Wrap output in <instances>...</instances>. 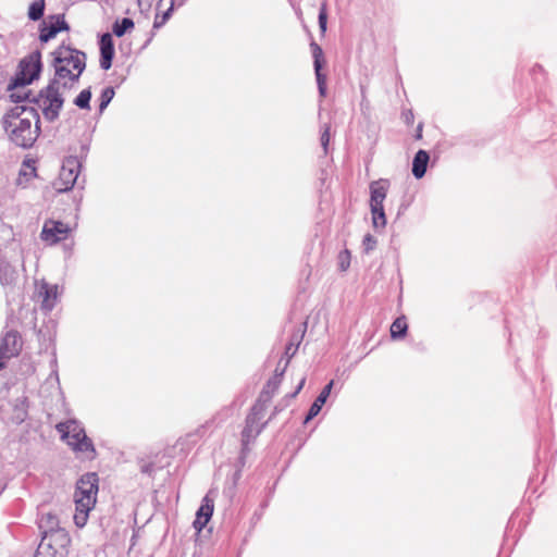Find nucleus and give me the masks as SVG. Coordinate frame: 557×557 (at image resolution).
I'll return each mask as SVG.
<instances>
[{
	"label": "nucleus",
	"instance_id": "nucleus-31",
	"mask_svg": "<svg viewBox=\"0 0 557 557\" xmlns=\"http://www.w3.org/2000/svg\"><path fill=\"white\" fill-rule=\"evenodd\" d=\"M57 428H58L59 432L62 433V438L63 440L66 438L67 434H69V431H67L69 425L66 423L62 422V423H59L57 425Z\"/></svg>",
	"mask_w": 557,
	"mask_h": 557
},
{
	"label": "nucleus",
	"instance_id": "nucleus-1",
	"mask_svg": "<svg viewBox=\"0 0 557 557\" xmlns=\"http://www.w3.org/2000/svg\"><path fill=\"white\" fill-rule=\"evenodd\" d=\"M52 66L54 67V78L50 85L42 90L37 99L44 116L53 121L58 117L65 96L69 90L70 81V46L62 44L52 53Z\"/></svg>",
	"mask_w": 557,
	"mask_h": 557
},
{
	"label": "nucleus",
	"instance_id": "nucleus-13",
	"mask_svg": "<svg viewBox=\"0 0 557 557\" xmlns=\"http://www.w3.org/2000/svg\"><path fill=\"white\" fill-rule=\"evenodd\" d=\"M100 66L103 70H109L112 65L114 57V42L111 34L106 33L100 37Z\"/></svg>",
	"mask_w": 557,
	"mask_h": 557
},
{
	"label": "nucleus",
	"instance_id": "nucleus-2",
	"mask_svg": "<svg viewBox=\"0 0 557 557\" xmlns=\"http://www.w3.org/2000/svg\"><path fill=\"white\" fill-rule=\"evenodd\" d=\"M3 128L16 146H33L39 134V116L36 109L27 104H16L3 116Z\"/></svg>",
	"mask_w": 557,
	"mask_h": 557
},
{
	"label": "nucleus",
	"instance_id": "nucleus-8",
	"mask_svg": "<svg viewBox=\"0 0 557 557\" xmlns=\"http://www.w3.org/2000/svg\"><path fill=\"white\" fill-rule=\"evenodd\" d=\"M70 228L67 224L49 220L44 224L40 237L48 245H54L60 240L66 239Z\"/></svg>",
	"mask_w": 557,
	"mask_h": 557
},
{
	"label": "nucleus",
	"instance_id": "nucleus-21",
	"mask_svg": "<svg viewBox=\"0 0 557 557\" xmlns=\"http://www.w3.org/2000/svg\"><path fill=\"white\" fill-rule=\"evenodd\" d=\"M407 321L404 317L397 318L391 325L392 337H401L407 331Z\"/></svg>",
	"mask_w": 557,
	"mask_h": 557
},
{
	"label": "nucleus",
	"instance_id": "nucleus-9",
	"mask_svg": "<svg viewBox=\"0 0 557 557\" xmlns=\"http://www.w3.org/2000/svg\"><path fill=\"white\" fill-rule=\"evenodd\" d=\"M214 498L215 494L212 491H209L202 498L201 506L197 510L196 519L194 521V528L197 531H201L210 521L214 509Z\"/></svg>",
	"mask_w": 557,
	"mask_h": 557
},
{
	"label": "nucleus",
	"instance_id": "nucleus-5",
	"mask_svg": "<svg viewBox=\"0 0 557 557\" xmlns=\"http://www.w3.org/2000/svg\"><path fill=\"white\" fill-rule=\"evenodd\" d=\"M40 55L39 53H32L27 58L23 59L20 63V71L16 74L14 82L11 86L13 92L11 97H16L18 100L26 98L27 92H17L20 88H24L26 85L33 83L34 79L38 78L40 73Z\"/></svg>",
	"mask_w": 557,
	"mask_h": 557
},
{
	"label": "nucleus",
	"instance_id": "nucleus-7",
	"mask_svg": "<svg viewBox=\"0 0 557 557\" xmlns=\"http://www.w3.org/2000/svg\"><path fill=\"white\" fill-rule=\"evenodd\" d=\"M263 419V408L262 406H255L251 409V412L248 414L246 419V425L243 430L242 437L243 444L246 446L252 440L257 437V435L261 432L262 421Z\"/></svg>",
	"mask_w": 557,
	"mask_h": 557
},
{
	"label": "nucleus",
	"instance_id": "nucleus-30",
	"mask_svg": "<svg viewBox=\"0 0 557 557\" xmlns=\"http://www.w3.org/2000/svg\"><path fill=\"white\" fill-rule=\"evenodd\" d=\"M329 141H330V126L326 125L324 131L321 134V144L325 151H326Z\"/></svg>",
	"mask_w": 557,
	"mask_h": 557
},
{
	"label": "nucleus",
	"instance_id": "nucleus-16",
	"mask_svg": "<svg viewBox=\"0 0 557 557\" xmlns=\"http://www.w3.org/2000/svg\"><path fill=\"white\" fill-rule=\"evenodd\" d=\"M332 387H333V381H331L327 385H325L323 387L320 395L317 397V399L310 407L308 416H307V420L312 419L321 411L323 405L325 404L326 399L329 398V396L331 394Z\"/></svg>",
	"mask_w": 557,
	"mask_h": 557
},
{
	"label": "nucleus",
	"instance_id": "nucleus-20",
	"mask_svg": "<svg viewBox=\"0 0 557 557\" xmlns=\"http://www.w3.org/2000/svg\"><path fill=\"white\" fill-rule=\"evenodd\" d=\"M372 214V224L374 228H383L386 225V216L384 211V206L381 207H370Z\"/></svg>",
	"mask_w": 557,
	"mask_h": 557
},
{
	"label": "nucleus",
	"instance_id": "nucleus-12",
	"mask_svg": "<svg viewBox=\"0 0 557 557\" xmlns=\"http://www.w3.org/2000/svg\"><path fill=\"white\" fill-rule=\"evenodd\" d=\"M67 25L63 17L60 16H51L49 21H45L40 30V40L42 42L49 41L53 38L60 30H66Z\"/></svg>",
	"mask_w": 557,
	"mask_h": 557
},
{
	"label": "nucleus",
	"instance_id": "nucleus-19",
	"mask_svg": "<svg viewBox=\"0 0 557 557\" xmlns=\"http://www.w3.org/2000/svg\"><path fill=\"white\" fill-rule=\"evenodd\" d=\"M36 176V168L33 161H24L17 177V185L26 187L27 183Z\"/></svg>",
	"mask_w": 557,
	"mask_h": 557
},
{
	"label": "nucleus",
	"instance_id": "nucleus-23",
	"mask_svg": "<svg viewBox=\"0 0 557 557\" xmlns=\"http://www.w3.org/2000/svg\"><path fill=\"white\" fill-rule=\"evenodd\" d=\"M44 10H45L44 0L35 1L29 5L28 17L33 21H37L44 15Z\"/></svg>",
	"mask_w": 557,
	"mask_h": 557
},
{
	"label": "nucleus",
	"instance_id": "nucleus-26",
	"mask_svg": "<svg viewBox=\"0 0 557 557\" xmlns=\"http://www.w3.org/2000/svg\"><path fill=\"white\" fill-rule=\"evenodd\" d=\"M319 27L321 34L324 35L327 29V2L323 1L319 12Z\"/></svg>",
	"mask_w": 557,
	"mask_h": 557
},
{
	"label": "nucleus",
	"instance_id": "nucleus-18",
	"mask_svg": "<svg viewBox=\"0 0 557 557\" xmlns=\"http://www.w3.org/2000/svg\"><path fill=\"white\" fill-rule=\"evenodd\" d=\"M429 159V154L424 150H419L416 153L412 162V173L417 178H421L425 174Z\"/></svg>",
	"mask_w": 557,
	"mask_h": 557
},
{
	"label": "nucleus",
	"instance_id": "nucleus-22",
	"mask_svg": "<svg viewBox=\"0 0 557 557\" xmlns=\"http://www.w3.org/2000/svg\"><path fill=\"white\" fill-rule=\"evenodd\" d=\"M133 27H134V22L131 18H128V17H124L121 21H116L114 23V25H113V33L116 36L121 37L125 33L131 30Z\"/></svg>",
	"mask_w": 557,
	"mask_h": 557
},
{
	"label": "nucleus",
	"instance_id": "nucleus-11",
	"mask_svg": "<svg viewBox=\"0 0 557 557\" xmlns=\"http://www.w3.org/2000/svg\"><path fill=\"white\" fill-rule=\"evenodd\" d=\"M310 47H311L312 57L314 60V72H315L319 92L322 97H324L325 91H326V77L321 72L322 63L324 62L323 51H322V48L315 42H311Z\"/></svg>",
	"mask_w": 557,
	"mask_h": 557
},
{
	"label": "nucleus",
	"instance_id": "nucleus-3",
	"mask_svg": "<svg viewBox=\"0 0 557 557\" xmlns=\"http://www.w3.org/2000/svg\"><path fill=\"white\" fill-rule=\"evenodd\" d=\"M98 491L99 478L95 472L86 473L77 481L74 494L75 515L73 519L78 528H83L87 523L89 512L97 503Z\"/></svg>",
	"mask_w": 557,
	"mask_h": 557
},
{
	"label": "nucleus",
	"instance_id": "nucleus-15",
	"mask_svg": "<svg viewBox=\"0 0 557 557\" xmlns=\"http://www.w3.org/2000/svg\"><path fill=\"white\" fill-rule=\"evenodd\" d=\"M175 0H159L157 4V13L153 21V28L162 27L172 16Z\"/></svg>",
	"mask_w": 557,
	"mask_h": 557
},
{
	"label": "nucleus",
	"instance_id": "nucleus-29",
	"mask_svg": "<svg viewBox=\"0 0 557 557\" xmlns=\"http://www.w3.org/2000/svg\"><path fill=\"white\" fill-rule=\"evenodd\" d=\"M376 239L371 234H366L362 240L363 250L368 253L376 246Z\"/></svg>",
	"mask_w": 557,
	"mask_h": 557
},
{
	"label": "nucleus",
	"instance_id": "nucleus-14",
	"mask_svg": "<svg viewBox=\"0 0 557 557\" xmlns=\"http://www.w3.org/2000/svg\"><path fill=\"white\" fill-rule=\"evenodd\" d=\"M370 207H381L384 206V200L386 199L387 191L389 189V181L388 180H377L370 184Z\"/></svg>",
	"mask_w": 557,
	"mask_h": 557
},
{
	"label": "nucleus",
	"instance_id": "nucleus-6",
	"mask_svg": "<svg viewBox=\"0 0 557 557\" xmlns=\"http://www.w3.org/2000/svg\"><path fill=\"white\" fill-rule=\"evenodd\" d=\"M72 450L84 460H94L97 451L79 422L72 419Z\"/></svg>",
	"mask_w": 557,
	"mask_h": 557
},
{
	"label": "nucleus",
	"instance_id": "nucleus-28",
	"mask_svg": "<svg viewBox=\"0 0 557 557\" xmlns=\"http://www.w3.org/2000/svg\"><path fill=\"white\" fill-rule=\"evenodd\" d=\"M91 98V92L88 89H84L79 92V95L75 99V104L82 109L89 108V101Z\"/></svg>",
	"mask_w": 557,
	"mask_h": 557
},
{
	"label": "nucleus",
	"instance_id": "nucleus-17",
	"mask_svg": "<svg viewBox=\"0 0 557 557\" xmlns=\"http://www.w3.org/2000/svg\"><path fill=\"white\" fill-rule=\"evenodd\" d=\"M39 296L42 297V306L46 309H51L58 297V287L55 285L42 284L39 287Z\"/></svg>",
	"mask_w": 557,
	"mask_h": 557
},
{
	"label": "nucleus",
	"instance_id": "nucleus-27",
	"mask_svg": "<svg viewBox=\"0 0 557 557\" xmlns=\"http://www.w3.org/2000/svg\"><path fill=\"white\" fill-rule=\"evenodd\" d=\"M113 97H114L113 88L107 87L103 89V91L101 92V96H100V103H99L100 112H102L108 107V104L110 103V101L112 100Z\"/></svg>",
	"mask_w": 557,
	"mask_h": 557
},
{
	"label": "nucleus",
	"instance_id": "nucleus-34",
	"mask_svg": "<svg viewBox=\"0 0 557 557\" xmlns=\"http://www.w3.org/2000/svg\"><path fill=\"white\" fill-rule=\"evenodd\" d=\"M305 381H306L305 379H302V380L300 381V383H299V385H298V388H297V391H296V393H295V394H297V393L302 388V386H304V384H305Z\"/></svg>",
	"mask_w": 557,
	"mask_h": 557
},
{
	"label": "nucleus",
	"instance_id": "nucleus-33",
	"mask_svg": "<svg viewBox=\"0 0 557 557\" xmlns=\"http://www.w3.org/2000/svg\"><path fill=\"white\" fill-rule=\"evenodd\" d=\"M78 175H79V172L77 173V175L75 176V178H74V180H72V183H71L72 189H73V188H74V186L77 184Z\"/></svg>",
	"mask_w": 557,
	"mask_h": 557
},
{
	"label": "nucleus",
	"instance_id": "nucleus-24",
	"mask_svg": "<svg viewBox=\"0 0 557 557\" xmlns=\"http://www.w3.org/2000/svg\"><path fill=\"white\" fill-rule=\"evenodd\" d=\"M351 255L348 249L342 250L337 256V264L342 272H345L350 267Z\"/></svg>",
	"mask_w": 557,
	"mask_h": 557
},
{
	"label": "nucleus",
	"instance_id": "nucleus-10",
	"mask_svg": "<svg viewBox=\"0 0 557 557\" xmlns=\"http://www.w3.org/2000/svg\"><path fill=\"white\" fill-rule=\"evenodd\" d=\"M21 342L15 332H8L0 343V370L4 367V360L18 354Z\"/></svg>",
	"mask_w": 557,
	"mask_h": 557
},
{
	"label": "nucleus",
	"instance_id": "nucleus-25",
	"mask_svg": "<svg viewBox=\"0 0 557 557\" xmlns=\"http://www.w3.org/2000/svg\"><path fill=\"white\" fill-rule=\"evenodd\" d=\"M84 59H85L84 53L72 49V70H77L78 74H81L85 67Z\"/></svg>",
	"mask_w": 557,
	"mask_h": 557
},
{
	"label": "nucleus",
	"instance_id": "nucleus-4",
	"mask_svg": "<svg viewBox=\"0 0 557 557\" xmlns=\"http://www.w3.org/2000/svg\"><path fill=\"white\" fill-rule=\"evenodd\" d=\"M47 522L49 523V530L45 532L34 557H67L70 554V537L64 530L54 529V527H58V520L54 516L47 515Z\"/></svg>",
	"mask_w": 557,
	"mask_h": 557
},
{
	"label": "nucleus",
	"instance_id": "nucleus-32",
	"mask_svg": "<svg viewBox=\"0 0 557 557\" xmlns=\"http://www.w3.org/2000/svg\"><path fill=\"white\" fill-rule=\"evenodd\" d=\"M55 188H57V190H58L59 193H63V191H67V190H69V187H67V186H64V187H61V186H60V187H58V186H55Z\"/></svg>",
	"mask_w": 557,
	"mask_h": 557
}]
</instances>
